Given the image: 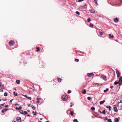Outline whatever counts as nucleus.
<instances>
[{"label":"nucleus","instance_id":"nucleus-12","mask_svg":"<svg viewBox=\"0 0 122 122\" xmlns=\"http://www.w3.org/2000/svg\"><path fill=\"white\" fill-rule=\"evenodd\" d=\"M61 78H58L57 81L59 82H61Z\"/></svg>","mask_w":122,"mask_h":122},{"label":"nucleus","instance_id":"nucleus-32","mask_svg":"<svg viewBox=\"0 0 122 122\" xmlns=\"http://www.w3.org/2000/svg\"><path fill=\"white\" fill-rule=\"evenodd\" d=\"M8 93L7 92H5L4 93V96H6L7 95Z\"/></svg>","mask_w":122,"mask_h":122},{"label":"nucleus","instance_id":"nucleus-46","mask_svg":"<svg viewBox=\"0 0 122 122\" xmlns=\"http://www.w3.org/2000/svg\"><path fill=\"white\" fill-rule=\"evenodd\" d=\"M118 103H122V101H121V100H120V102H118Z\"/></svg>","mask_w":122,"mask_h":122},{"label":"nucleus","instance_id":"nucleus-60","mask_svg":"<svg viewBox=\"0 0 122 122\" xmlns=\"http://www.w3.org/2000/svg\"><path fill=\"white\" fill-rule=\"evenodd\" d=\"M32 87L33 88H34V85H32Z\"/></svg>","mask_w":122,"mask_h":122},{"label":"nucleus","instance_id":"nucleus-21","mask_svg":"<svg viewBox=\"0 0 122 122\" xmlns=\"http://www.w3.org/2000/svg\"><path fill=\"white\" fill-rule=\"evenodd\" d=\"M13 93L14 94V95L15 96H17L18 95L17 93L16 92H13Z\"/></svg>","mask_w":122,"mask_h":122},{"label":"nucleus","instance_id":"nucleus-24","mask_svg":"<svg viewBox=\"0 0 122 122\" xmlns=\"http://www.w3.org/2000/svg\"><path fill=\"white\" fill-rule=\"evenodd\" d=\"M31 107L34 110H35L36 109V108L34 106L32 105L31 106Z\"/></svg>","mask_w":122,"mask_h":122},{"label":"nucleus","instance_id":"nucleus-34","mask_svg":"<svg viewBox=\"0 0 122 122\" xmlns=\"http://www.w3.org/2000/svg\"><path fill=\"white\" fill-rule=\"evenodd\" d=\"M91 109L92 110L94 111L95 109V108L94 107H92L91 108Z\"/></svg>","mask_w":122,"mask_h":122},{"label":"nucleus","instance_id":"nucleus-62","mask_svg":"<svg viewBox=\"0 0 122 122\" xmlns=\"http://www.w3.org/2000/svg\"><path fill=\"white\" fill-rule=\"evenodd\" d=\"M73 104L72 105V104H71V105H70V107H71L72 106H73Z\"/></svg>","mask_w":122,"mask_h":122},{"label":"nucleus","instance_id":"nucleus-51","mask_svg":"<svg viewBox=\"0 0 122 122\" xmlns=\"http://www.w3.org/2000/svg\"><path fill=\"white\" fill-rule=\"evenodd\" d=\"M24 113L25 114H28V113H27V112L26 111H24Z\"/></svg>","mask_w":122,"mask_h":122},{"label":"nucleus","instance_id":"nucleus-49","mask_svg":"<svg viewBox=\"0 0 122 122\" xmlns=\"http://www.w3.org/2000/svg\"><path fill=\"white\" fill-rule=\"evenodd\" d=\"M2 85V83L1 82H0V87H1V86Z\"/></svg>","mask_w":122,"mask_h":122},{"label":"nucleus","instance_id":"nucleus-19","mask_svg":"<svg viewBox=\"0 0 122 122\" xmlns=\"http://www.w3.org/2000/svg\"><path fill=\"white\" fill-rule=\"evenodd\" d=\"M20 112L21 114H24V112H23V111L22 110H20Z\"/></svg>","mask_w":122,"mask_h":122},{"label":"nucleus","instance_id":"nucleus-53","mask_svg":"<svg viewBox=\"0 0 122 122\" xmlns=\"http://www.w3.org/2000/svg\"><path fill=\"white\" fill-rule=\"evenodd\" d=\"M31 104H28V106L29 107H30V105Z\"/></svg>","mask_w":122,"mask_h":122},{"label":"nucleus","instance_id":"nucleus-20","mask_svg":"<svg viewBox=\"0 0 122 122\" xmlns=\"http://www.w3.org/2000/svg\"><path fill=\"white\" fill-rule=\"evenodd\" d=\"M109 36L110 38H112L113 37V35H111V34H109Z\"/></svg>","mask_w":122,"mask_h":122},{"label":"nucleus","instance_id":"nucleus-50","mask_svg":"<svg viewBox=\"0 0 122 122\" xmlns=\"http://www.w3.org/2000/svg\"><path fill=\"white\" fill-rule=\"evenodd\" d=\"M36 112H35V113L34 114V115L35 116V115H36Z\"/></svg>","mask_w":122,"mask_h":122},{"label":"nucleus","instance_id":"nucleus-38","mask_svg":"<svg viewBox=\"0 0 122 122\" xmlns=\"http://www.w3.org/2000/svg\"><path fill=\"white\" fill-rule=\"evenodd\" d=\"M74 122H78V121L77 119H75L73 120Z\"/></svg>","mask_w":122,"mask_h":122},{"label":"nucleus","instance_id":"nucleus-1","mask_svg":"<svg viewBox=\"0 0 122 122\" xmlns=\"http://www.w3.org/2000/svg\"><path fill=\"white\" fill-rule=\"evenodd\" d=\"M61 98L63 101H66L68 98V96L66 95H64Z\"/></svg>","mask_w":122,"mask_h":122},{"label":"nucleus","instance_id":"nucleus-8","mask_svg":"<svg viewBox=\"0 0 122 122\" xmlns=\"http://www.w3.org/2000/svg\"><path fill=\"white\" fill-rule=\"evenodd\" d=\"M100 78L105 81L107 79V77L105 76H101L100 77Z\"/></svg>","mask_w":122,"mask_h":122},{"label":"nucleus","instance_id":"nucleus-27","mask_svg":"<svg viewBox=\"0 0 122 122\" xmlns=\"http://www.w3.org/2000/svg\"><path fill=\"white\" fill-rule=\"evenodd\" d=\"M93 25L92 23L90 24V26L91 27H93Z\"/></svg>","mask_w":122,"mask_h":122},{"label":"nucleus","instance_id":"nucleus-47","mask_svg":"<svg viewBox=\"0 0 122 122\" xmlns=\"http://www.w3.org/2000/svg\"><path fill=\"white\" fill-rule=\"evenodd\" d=\"M0 92H3V90L2 89H0Z\"/></svg>","mask_w":122,"mask_h":122},{"label":"nucleus","instance_id":"nucleus-55","mask_svg":"<svg viewBox=\"0 0 122 122\" xmlns=\"http://www.w3.org/2000/svg\"><path fill=\"white\" fill-rule=\"evenodd\" d=\"M98 111L99 112H100V113H102V112L100 111V109Z\"/></svg>","mask_w":122,"mask_h":122},{"label":"nucleus","instance_id":"nucleus-41","mask_svg":"<svg viewBox=\"0 0 122 122\" xmlns=\"http://www.w3.org/2000/svg\"><path fill=\"white\" fill-rule=\"evenodd\" d=\"M87 99L88 100H91V98L89 97H87Z\"/></svg>","mask_w":122,"mask_h":122},{"label":"nucleus","instance_id":"nucleus-10","mask_svg":"<svg viewBox=\"0 0 122 122\" xmlns=\"http://www.w3.org/2000/svg\"><path fill=\"white\" fill-rule=\"evenodd\" d=\"M79 7L80 9H85L84 6L82 5H80Z\"/></svg>","mask_w":122,"mask_h":122},{"label":"nucleus","instance_id":"nucleus-42","mask_svg":"<svg viewBox=\"0 0 122 122\" xmlns=\"http://www.w3.org/2000/svg\"><path fill=\"white\" fill-rule=\"evenodd\" d=\"M23 96H24V97H25L26 98H27V95H22Z\"/></svg>","mask_w":122,"mask_h":122},{"label":"nucleus","instance_id":"nucleus-35","mask_svg":"<svg viewBox=\"0 0 122 122\" xmlns=\"http://www.w3.org/2000/svg\"><path fill=\"white\" fill-rule=\"evenodd\" d=\"M36 49H37V51H37L39 52V51H40V50L39 48L38 47H36Z\"/></svg>","mask_w":122,"mask_h":122},{"label":"nucleus","instance_id":"nucleus-54","mask_svg":"<svg viewBox=\"0 0 122 122\" xmlns=\"http://www.w3.org/2000/svg\"><path fill=\"white\" fill-rule=\"evenodd\" d=\"M107 119H108V118L107 117H106L105 118V120H107Z\"/></svg>","mask_w":122,"mask_h":122},{"label":"nucleus","instance_id":"nucleus-15","mask_svg":"<svg viewBox=\"0 0 122 122\" xmlns=\"http://www.w3.org/2000/svg\"><path fill=\"white\" fill-rule=\"evenodd\" d=\"M106 107L107 108H108L109 111L111 110V107L110 106H106Z\"/></svg>","mask_w":122,"mask_h":122},{"label":"nucleus","instance_id":"nucleus-58","mask_svg":"<svg viewBox=\"0 0 122 122\" xmlns=\"http://www.w3.org/2000/svg\"><path fill=\"white\" fill-rule=\"evenodd\" d=\"M4 103H3L2 104H1L0 105L2 106H4Z\"/></svg>","mask_w":122,"mask_h":122},{"label":"nucleus","instance_id":"nucleus-4","mask_svg":"<svg viewBox=\"0 0 122 122\" xmlns=\"http://www.w3.org/2000/svg\"><path fill=\"white\" fill-rule=\"evenodd\" d=\"M15 42L13 41H10L9 42V45L10 46H12L14 44Z\"/></svg>","mask_w":122,"mask_h":122},{"label":"nucleus","instance_id":"nucleus-25","mask_svg":"<svg viewBox=\"0 0 122 122\" xmlns=\"http://www.w3.org/2000/svg\"><path fill=\"white\" fill-rule=\"evenodd\" d=\"M105 110H104L103 111H102V113L104 114H106V113L105 112Z\"/></svg>","mask_w":122,"mask_h":122},{"label":"nucleus","instance_id":"nucleus-2","mask_svg":"<svg viewBox=\"0 0 122 122\" xmlns=\"http://www.w3.org/2000/svg\"><path fill=\"white\" fill-rule=\"evenodd\" d=\"M87 76L89 77H92L94 76V75L93 74V73H88L87 74Z\"/></svg>","mask_w":122,"mask_h":122},{"label":"nucleus","instance_id":"nucleus-52","mask_svg":"<svg viewBox=\"0 0 122 122\" xmlns=\"http://www.w3.org/2000/svg\"><path fill=\"white\" fill-rule=\"evenodd\" d=\"M14 99H13L11 100L10 101V102H12V101Z\"/></svg>","mask_w":122,"mask_h":122},{"label":"nucleus","instance_id":"nucleus-14","mask_svg":"<svg viewBox=\"0 0 122 122\" xmlns=\"http://www.w3.org/2000/svg\"><path fill=\"white\" fill-rule=\"evenodd\" d=\"M17 120V121H19L20 120V121L21 122V118L20 117H17L16 118Z\"/></svg>","mask_w":122,"mask_h":122},{"label":"nucleus","instance_id":"nucleus-37","mask_svg":"<svg viewBox=\"0 0 122 122\" xmlns=\"http://www.w3.org/2000/svg\"><path fill=\"white\" fill-rule=\"evenodd\" d=\"M119 108L120 110H122V105L120 106Z\"/></svg>","mask_w":122,"mask_h":122},{"label":"nucleus","instance_id":"nucleus-59","mask_svg":"<svg viewBox=\"0 0 122 122\" xmlns=\"http://www.w3.org/2000/svg\"><path fill=\"white\" fill-rule=\"evenodd\" d=\"M23 62H24V63H25V64H26L27 63V62L26 61H24Z\"/></svg>","mask_w":122,"mask_h":122},{"label":"nucleus","instance_id":"nucleus-22","mask_svg":"<svg viewBox=\"0 0 122 122\" xmlns=\"http://www.w3.org/2000/svg\"><path fill=\"white\" fill-rule=\"evenodd\" d=\"M36 99H37V102L38 103H39L40 101H39V100L40 99L38 98L37 97V98Z\"/></svg>","mask_w":122,"mask_h":122},{"label":"nucleus","instance_id":"nucleus-18","mask_svg":"<svg viewBox=\"0 0 122 122\" xmlns=\"http://www.w3.org/2000/svg\"><path fill=\"white\" fill-rule=\"evenodd\" d=\"M20 81L19 80H17L16 81V82L17 84H19L20 83Z\"/></svg>","mask_w":122,"mask_h":122},{"label":"nucleus","instance_id":"nucleus-9","mask_svg":"<svg viewBox=\"0 0 122 122\" xmlns=\"http://www.w3.org/2000/svg\"><path fill=\"white\" fill-rule=\"evenodd\" d=\"M116 73L117 75V77H119L120 76V73L119 71L117 70L116 71Z\"/></svg>","mask_w":122,"mask_h":122},{"label":"nucleus","instance_id":"nucleus-44","mask_svg":"<svg viewBox=\"0 0 122 122\" xmlns=\"http://www.w3.org/2000/svg\"><path fill=\"white\" fill-rule=\"evenodd\" d=\"M84 0H78V2H80Z\"/></svg>","mask_w":122,"mask_h":122},{"label":"nucleus","instance_id":"nucleus-43","mask_svg":"<svg viewBox=\"0 0 122 122\" xmlns=\"http://www.w3.org/2000/svg\"><path fill=\"white\" fill-rule=\"evenodd\" d=\"M68 92V93L70 94V93H71V91H70V90H68V92Z\"/></svg>","mask_w":122,"mask_h":122},{"label":"nucleus","instance_id":"nucleus-23","mask_svg":"<svg viewBox=\"0 0 122 122\" xmlns=\"http://www.w3.org/2000/svg\"><path fill=\"white\" fill-rule=\"evenodd\" d=\"M99 35L101 36L103 34V33L102 32L99 31Z\"/></svg>","mask_w":122,"mask_h":122},{"label":"nucleus","instance_id":"nucleus-3","mask_svg":"<svg viewBox=\"0 0 122 122\" xmlns=\"http://www.w3.org/2000/svg\"><path fill=\"white\" fill-rule=\"evenodd\" d=\"M118 83L119 85H122V77H121L119 79L118 81Z\"/></svg>","mask_w":122,"mask_h":122},{"label":"nucleus","instance_id":"nucleus-30","mask_svg":"<svg viewBox=\"0 0 122 122\" xmlns=\"http://www.w3.org/2000/svg\"><path fill=\"white\" fill-rule=\"evenodd\" d=\"M26 98H27L30 100H31V98L30 97H28L27 96V97Z\"/></svg>","mask_w":122,"mask_h":122},{"label":"nucleus","instance_id":"nucleus-33","mask_svg":"<svg viewBox=\"0 0 122 122\" xmlns=\"http://www.w3.org/2000/svg\"><path fill=\"white\" fill-rule=\"evenodd\" d=\"M118 83V82L115 81L114 82V84L116 85H117Z\"/></svg>","mask_w":122,"mask_h":122},{"label":"nucleus","instance_id":"nucleus-57","mask_svg":"<svg viewBox=\"0 0 122 122\" xmlns=\"http://www.w3.org/2000/svg\"><path fill=\"white\" fill-rule=\"evenodd\" d=\"M113 86H111L110 87V88H111V89H112V88H113Z\"/></svg>","mask_w":122,"mask_h":122},{"label":"nucleus","instance_id":"nucleus-64","mask_svg":"<svg viewBox=\"0 0 122 122\" xmlns=\"http://www.w3.org/2000/svg\"><path fill=\"white\" fill-rule=\"evenodd\" d=\"M14 89L16 91V88H15Z\"/></svg>","mask_w":122,"mask_h":122},{"label":"nucleus","instance_id":"nucleus-11","mask_svg":"<svg viewBox=\"0 0 122 122\" xmlns=\"http://www.w3.org/2000/svg\"><path fill=\"white\" fill-rule=\"evenodd\" d=\"M105 102V101L104 100L101 101L100 102V105H102Z\"/></svg>","mask_w":122,"mask_h":122},{"label":"nucleus","instance_id":"nucleus-63","mask_svg":"<svg viewBox=\"0 0 122 122\" xmlns=\"http://www.w3.org/2000/svg\"><path fill=\"white\" fill-rule=\"evenodd\" d=\"M42 119H42V118H40V120H42Z\"/></svg>","mask_w":122,"mask_h":122},{"label":"nucleus","instance_id":"nucleus-61","mask_svg":"<svg viewBox=\"0 0 122 122\" xmlns=\"http://www.w3.org/2000/svg\"><path fill=\"white\" fill-rule=\"evenodd\" d=\"M27 116L28 117H29V116H30V115H29V114H28L27 115Z\"/></svg>","mask_w":122,"mask_h":122},{"label":"nucleus","instance_id":"nucleus-45","mask_svg":"<svg viewBox=\"0 0 122 122\" xmlns=\"http://www.w3.org/2000/svg\"><path fill=\"white\" fill-rule=\"evenodd\" d=\"M75 60L76 61H79V60L78 59H75Z\"/></svg>","mask_w":122,"mask_h":122},{"label":"nucleus","instance_id":"nucleus-29","mask_svg":"<svg viewBox=\"0 0 122 122\" xmlns=\"http://www.w3.org/2000/svg\"><path fill=\"white\" fill-rule=\"evenodd\" d=\"M70 114L72 115L73 116V112L71 111L70 112Z\"/></svg>","mask_w":122,"mask_h":122},{"label":"nucleus","instance_id":"nucleus-5","mask_svg":"<svg viewBox=\"0 0 122 122\" xmlns=\"http://www.w3.org/2000/svg\"><path fill=\"white\" fill-rule=\"evenodd\" d=\"M113 109L115 112H116L117 111V110L116 105H114L113 106Z\"/></svg>","mask_w":122,"mask_h":122},{"label":"nucleus","instance_id":"nucleus-26","mask_svg":"<svg viewBox=\"0 0 122 122\" xmlns=\"http://www.w3.org/2000/svg\"><path fill=\"white\" fill-rule=\"evenodd\" d=\"M94 2L95 3L96 5H98V3H97V0H94Z\"/></svg>","mask_w":122,"mask_h":122},{"label":"nucleus","instance_id":"nucleus-56","mask_svg":"<svg viewBox=\"0 0 122 122\" xmlns=\"http://www.w3.org/2000/svg\"><path fill=\"white\" fill-rule=\"evenodd\" d=\"M18 105H19V104L17 103H16L15 105V106H16Z\"/></svg>","mask_w":122,"mask_h":122},{"label":"nucleus","instance_id":"nucleus-31","mask_svg":"<svg viewBox=\"0 0 122 122\" xmlns=\"http://www.w3.org/2000/svg\"><path fill=\"white\" fill-rule=\"evenodd\" d=\"M76 14H77L78 15H79L80 14L79 12L77 11L76 12Z\"/></svg>","mask_w":122,"mask_h":122},{"label":"nucleus","instance_id":"nucleus-6","mask_svg":"<svg viewBox=\"0 0 122 122\" xmlns=\"http://www.w3.org/2000/svg\"><path fill=\"white\" fill-rule=\"evenodd\" d=\"M9 110L8 108H4L2 110V112L3 113H4L5 111H7Z\"/></svg>","mask_w":122,"mask_h":122},{"label":"nucleus","instance_id":"nucleus-17","mask_svg":"<svg viewBox=\"0 0 122 122\" xmlns=\"http://www.w3.org/2000/svg\"><path fill=\"white\" fill-rule=\"evenodd\" d=\"M119 121L118 119L117 118H116L114 119L115 122H117Z\"/></svg>","mask_w":122,"mask_h":122},{"label":"nucleus","instance_id":"nucleus-7","mask_svg":"<svg viewBox=\"0 0 122 122\" xmlns=\"http://www.w3.org/2000/svg\"><path fill=\"white\" fill-rule=\"evenodd\" d=\"M114 21L116 23H117L118 22V19L117 18H116L114 19Z\"/></svg>","mask_w":122,"mask_h":122},{"label":"nucleus","instance_id":"nucleus-48","mask_svg":"<svg viewBox=\"0 0 122 122\" xmlns=\"http://www.w3.org/2000/svg\"><path fill=\"white\" fill-rule=\"evenodd\" d=\"M8 105H5V107H8Z\"/></svg>","mask_w":122,"mask_h":122},{"label":"nucleus","instance_id":"nucleus-16","mask_svg":"<svg viewBox=\"0 0 122 122\" xmlns=\"http://www.w3.org/2000/svg\"><path fill=\"white\" fill-rule=\"evenodd\" d=\"M89 11L92 13L94 14L95 13V11L94 10H90Z\"/></svg>","mask_w":122,"mask_h":122},{"label":"nucleus","instance_id":"nucleus-13","mask_svg":"<svg viewBox=\"0 0 122 122\" xmlns=\"http://www.w3.org/2000/svg\"><path fill=\"white\" fill-rule=\"evenodd\" d=\"M82 94H85L86 93V91L85 89H84L83 91H82Z\"/></svg>","mask_w":122,"mask_h":122},{"label":"nucleus","instance_id":"nucleus-36","mask_svg":"<svg viewBox=\"0 0 122 122\" xmlns=\"http://www.w3.org/2000/svg\"><path fill=\"white\" fill-rule=\"evenodd\" d=\"M107 121L109 122H112L111 119H107Z\"/></svg>","mask_w":122,"mask_h":122},{"label":"nucleus","instance_id":"nucleus-39","mask_svg":"<svg viewBox=\"0 0 122 122\" xmlns=\"http://www.w3.org/2000/svg\"><path fill=\"white\" fill-rule=\"evenodd\" d=\"M87 20L88 22H90L91 21V20L89 18H88Z\"/></svg>","mask_w":122,"mask_h":122},{"label":"nucleus","instance_id":"nucleus-40","mask_svg":"<svg viewBox=\"0 0 122 122\" xmlns=\"http://www.w3.org/2000/svg\"><path fill=\"white\" fill-rule=\"evenodd\" d=\"M22 108V107L21 106H20L18 108V109L19 110H20Z\"/></svg>","mask_w":122,"mask_h":122},{"label":"nucleus","instance_id":"nucleus-28","mask_svg":"<svg viewBox=\"0 0 122 122\" xmlns=\"http://www.w3.org/2000/svg\"><path fill=\"white\" fill-rule=\"evenodd\" d=\"M108 91V89H106L105 90H104V92H107Z\"/></svg>","mask_w":122,"mask_h":122}]
</instances>
